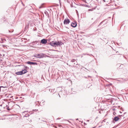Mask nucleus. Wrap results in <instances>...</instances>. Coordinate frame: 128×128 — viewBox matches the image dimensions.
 Masks as SVG:
<instances>
[{
  "mask_svg": "<svg viewBox=\"0 0 128 128\" xmlns=\"http://www.w3.org/2000/svg\"><path fill=\"white\" fill-rule=\"evenodd\" d=\"M7 109L8 110H10V109H9V108L8 107L7 108Z\"/></svg>",
  "mask_w": 128,
  "mask_h": 128,
  "instance_id": "13",
  "label": "nucleus"
},
{
  "mask_svg": "<svg viewBox=\"0 0 128 128\" xmlns=\"http://www.w3.org/2000/svg\"><path fill=\"white\" fill-rule=\"evenodd\" d=\"M41 42L43 44H46L47 43V40L43 39L41 40Z\"/></svg>",
  "mask_w": 128,
  "mask_h": 128,
  "instance_id": "5",
  "label": "nucleus"
},
{
  "mask_svg": "<svg viewBox=\"0 0 128 128\" xmlns=\"http://www.w3.org/2000/svg\"><path fill=\"white\" fill-rule=\"evenodd\" d=\"M35 63L33 62H31V64H34Z\"/></svg>",
  "mask_w": 128,
  "mask_h": 128,
  "instance_id": "14",
  "label": "nucleus"
},
{
  "mask_svg": "<svg viewBox=\"0 0 128 128\" xmlns=\"http://www.w3.org/2000/svg\"><path fill=\"white\" fill-rule=\"evenodd\" d=\"M27 63L28 64H31V62H27Z\"/></svg>",
  "mask_w": 128,
  "mask_h": 128,
  "instance_id": "11",
  "label": "nucleus"
},
{
  "mask_svg": "<svg viewBox=\"0 0 128 128\" xmlns=\"http://www.w3.org/2000/svg\"><path fill=\"white\" fill-rule=\"evenodd\" d=\"M50 45L53 46H60L63 44L62 43L58 42H54V41L50 42Z\"/></svg>",
  "mask_w": 128,
  "mask_h": 128,
  "instance_id": "1",
  "label": "nucleus"
},
{
  "mask_svg": "<svg viewBox=\"0 0 128 128\" xmlns=\"http://www.w3.org/2000/svg\"><path fill=\"white\" fill-rule=\"evenodd\" d=\"M22 72L21 71H20L18 72H16L15 74H16V75H22Z\"/></svg>",
  "mask_w": 128,
  "mask_h": 128,
  "instance_id": "8",
  "label": "nucleus"
},
{
  "mask_svg": "<svg viewBox=\"0 0 128 128\" xmlns=\"http://www.w3.org/2000/svg\"><path fill=\"white\" fill-rule=\"evenodd\" d=\"M84 126H85V125H87V124H86V123H85L84 122Z\"/></svg>",
  "mask_w": 128,
  "mask_h": 128,
  "instance_id": "15",
  "label": "nucleus"
},
{
  "mask_svg": "<svg viewBox=\"0 0 128 128\" xmlns=\"http://www.w3.org/2000/svg\"><path fill=\"white\" fill-rule=\"evenodd\" d=\"M7 96L8 98H12V96L11 94H9Z\"/></svg>",
  "mask_w": 128,
  "mask_h": 128,
  "instance_id": "9",
  "label": "nucleus"
},
{
  "mask_svg": "<svg viewBox=\"0 0 128 128\" xmlns=\"http://www.w3.org/2000/svg\"><path fill=\"white\" fill-rule=\"evenodd\" d=\"M121 116L119 115L118 116H116L114 117V119H113V120H114L115 121H118L120 119V118H121Z\"/></svg>",
  "mask_w": 128,
  "mask_h": 128,
  "instance_id": "2",
  "label": "nucleus"
},
{
  "mask_svg": "<svg viewBox=\"0 0 128 128\" xmlns=\"http://www.w3.org/2000/svg\"><path fill=\"white\" fill-rule=\"evenodd\" d=\"M37 56H38V58H42L44 56L43 55H40V54H38Z\"/></svg>",
  "mask_w": 128,
  "mask_h": 128,
  "instance_id": "7",
  "label": "nucleus"
},
{
  "mask_svg": "<svg viewBox=\"0 0 128 128\" xmlns=\"http://www.w3.org/2000/svg\"><path fill=\"white\" fill-rule=\"evenodd\" d=\"M94 10V9H89L88 10L89 11H92L93 10Z\"/></svg>",
  "mask_w": 128,
  "mask_h": 128,
  "instance_id": "10",
  "label": "nucleus"
},
{
  "mask_svg": "<svg viewBox=\"0 0 128 128\" xmlns=\"http://www.w3.org/2000/svg\"><path fill=\"white\" fill-rule=\"evenodd\" d=\"M21 72H22V74H24L26 73L27 72V70L26 69H24V70H22Z\"/></svg>",
  "mask_w": 128,
  "mask_h": 128,
  "instance_id": "6",
  "label": "nucleus"
},
{
  "mask_svg": "<svg viewBox=\"0 0 128 128\" xmlns=\"http://www.w3.org/2000/svg\"><path fill=\"white\" fill-rule=\"evenodd\" d=\"M53 127L54 128H57L56 126H53Z\"/></svg>",
  "mask_w": 128,
  "mask_h": 128,
  "instance_id": "12",
  "label": "nucleus"
},
{
  "mask_svg": "<svg viewBox=\"0 0 128 128\" xmlns=\"http://www.w3.org/2000/svg\"><path fill=\"white\" fill-rule=\"evenodd\" d=\"M76 23L75 22H72L71 24V26L73 27H76Z\"/></svg>",
  "mask_w": 128,
  "mask_h": 128,
  "instance_id": "4",
  "label": "nucleus"
},
{
  "mask_svg": "<svg viewBox=\"0 0 128 128\" xmlns=\"http://www.w3.org/2000/svg\"><path fill=\"white\" fill-rule=\"evenodd\" d=\"M70 22V20L68 19H65L64 22V24H68Z\"/></svg>",
  "mask_w": 128,
  "mask_h": 128,
  "instance_id": "3",
  "label": "nucleus"
},
{
  "mask_svg": "<svg viewBox=\"0 0 128 128\" xmlns=\"http://www.w3.org/2000/svg\"><path fill=\"white\" fill-rule=\"evenodd\" d=\"M87 121H88H88H89V120H87Z\"/></svg>",
  "mask_w": 128,
  "mask_h": 128,
  "instance_id": "16",
  "label": "nucleus"
}]
</instances>
